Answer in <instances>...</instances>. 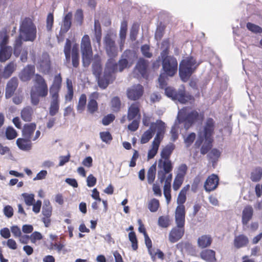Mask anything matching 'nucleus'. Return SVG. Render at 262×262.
<instances>
[{
	"label": "nucleus",
	"instance_id": "25",
	"mask_svg": "<svg viewBox=\"0 0 262 262\" xmlns=\"http://www.w3.org/2000/svg\"><path fill=\"white\" fill-rule=\"evenodd\" d=\"M253 209L251 206L247 205L244 208L242 212V223L247 225L252 219Z\"/></svg>",
	"mask_w": 262,
	"mask_h": 262
},
{
	"label": "nucleus",
	"instance_id": "14",
	"mask_svg": "<svg viewBox=\"0 0 262 262\" xmlns=\"http://www.w3.org/2000/svg\"><path fill=\"white\" fill-rule=\"evenodd\" d=\"M104 45L107 55L110 58H113L117 55L118 51L115 42L109 35H107L104 38Z\"/></svg>",
	"mask_w": 262,
	"mask_h": 262
},
{
	"label": "nucleus",
	"instance_id": "59",
	"mask_svg": "<svg viewBox=\"0 0 262 262\" xmlns=\"http://www.w3.org/2000/svg\"><path fill=\"white\" fill-rule=\"evenodd\" d=\"M187 170V166L185 164H182L178 168L176 177L184 179V177Z\"/></svg>",
	"mask_w": 262,
	"mask_h": 262
},
{
	"label": "nucleus",
	"instance_id": "36",
	"mask_svg": "<svg viewBox=\"0 0 262 262\" xmlns=\"http://www.w3.org/2000/svg\"><path fill=\"white\" fill-rule=\"evenodd\" d=\"M79 47L78 44H74L72 49V61L73 66L75 68L79 66Z\"/></svg>",
	"mask_w": 262,
	"mask_h": 262
},
{
	"label": "nucleus",
	"instance_id": "34",
	"mask_svg": "<svg viewBox=\"0 0 262 262\" xmlns=\"http://www.w3.org/2000/svg\"><path fill=\"white\" fill-rule=\"evenodd\" d=\"M72 14L71 12L68 13L64 17L63 24L61 26L60 31L63 33H66L70 29L71 26V19Z\"/></svg>",
	"mask_w": 262,
	"mask_h": 262
},
{
	"label": "nucleus",
	"instance_id": "5",
	"mask_svg": "<svg viewBox=\"0 0 262 262\" xmlns=\"http://www.w3.org/2000/svg\"><path fill=\"white\" fill-rule=\"evenodd\" d=\"M198 65L199 63H196L192 57L183 60L179 66V75L181 79L184 82L187 81Z\"/></svg>",
	"mask_w": 262,
	"mask_h": 262
},
{
	"label": "nucleus",
	"instance_id": "35",
	"mask_svg": "<svg viewBox=\"0 0 262 262\" xmlns=\"http://www.w3.org/2000/svg\"><path fill=\"white\" fill-rule=\"evenodd\" d=\"M175 148V145L173 143H169L161 151V159H170V155Z\"/></svg>",
	"mask_w": 262,
	"mask_h": 262
},
{
	"label": "nucleus",
	"instance_id": "6",
	"mask_svg": "<svg viewBox=\"0 0 262 262\" xmlns=\"http://www.w3.org/2000/svg\"><path fill=\"white\" fill-rule=\"evenodd\" d=\"M167 49L164 50L161 53L162 59V67L165 73L169 76H173L177 72L178 62L173 56H168Z\"/></svg>",
	"mask_w": 262,
	"mask_h": 262
},
{
	"label": "nucleus",
	"instance_id": "9",
	"mask_svg": "<svg viewBox=\"0 0 262 262\" xmlns=\"http://www.w3.org/2000/svg\"><path fill=\"white\" fill-rule=\"evenodd\" d=\"M158 179L163 183L173 169L172 162L170 159H160L158 161Z\"/></svg>",
	"mask_w": 262,
	"mask_h": 262
},
{
	"label": "nucleus",
	"instance_id": "49",
	"mask_svg": "<svg viewBox=\"0 0 262 262\" xmlns=\"http://www.w3.org/2000/svg\"><path fill=\"white\" fill-rule=\"evenodd\" d=\"M205 139L204 143L201 149V152L203 155H205L209 151L211 147V138H204Z\"/></svg>",
	"mask_w": 262,
	"mask_h": 262
},
{
	"label": "nucleus",
	"instance_id": "41",
	"mask_svg": "<svg viewBox=\"0 0 262 262\" xmlns=\"http://www.w3.org/2000/svg\"><path fill=\"white\" fill-rule=\"evenodd\" d=\"M94 31L95 39L98 43V45L100 46L101 39V30L99 20L96 19L94 21Z\"/></svg>",
	"mask_w": 262,
	"mask_h": 262
},
{
	"label": "nucleus",
	"instance_id": "15",
	"mask_svg": "<svg viewBox=\"0 0 262 262\" xmlns=\"http://www.w3.org/2000/svg\"><path fill=\"white\" fill-rule=\"evenodd\" d=\"M143 93V88L141 84L134 85L127 90L128 98L133 100L139 99Z\"/></svg>",
	"mask_w": 262,
	"mask_h": 262
},
{
	"label": "nucleus",
	"instance_id": "29",
	"mask_svg": "<svg viewBox=\"0 0 262 262\" xmlns=\"http://www.w3.org/2000/svg\"><path fill=\"white\" fill-rule=\"evenodd\" d=\"M96 61L93 63V74L98 78V82L99 79L103 78L104 80V76L102 77H100V75L102 71V67L100 62V58L98 55H95L94 56Z\"/></svg>",
	"mask_w": 262,
	"mask_h": 262
},
{
	"label": "nucleus",
	"instance_id": "44",
	"mask_svg": "<svg viewBox=\"0 0 262 262\" xmlns=\"http://www.w3.org/2000/svg\"><path fill=\"white\" fill-rule=\"evenodd\" d=\"M16 65L13 62H10L4 69L3 76L5 78L9 77L15 71Z\"/></svg>",
	"mask_w": 262,
	"mask_h": 262
},
{
	"label": "nucleus",
	"instance_id": "24",
	"mask_svg": "<svg viewBox=\"0 0 262 262\" xmlns=\"http://www.w3.org/2000/svg\"><path fill=\"white\" fill-rule=\"evenodd\" d=\"M172 174H169L165 180L164 186V195L166 200L167 204H168L171 201V182L172 180Z\"/></svg>",
	"mask_w": 262,
	"mask_h": 262
},
{
	"label": "nucleus",
	"instance_id": "39",
	"mask_svg": "<svg viewBox=\"0 0 262 262\" xmlns=\"http://www.w3.org/2000/svg\"><path fill=\"white\" fill-rule=\"evenodd\" d=\"M33 113V109L31 107H25L21 111V117L25 121H30L32 119Z\"/></svg>",
	"mask_w": 262,
	"mask_h": 262
},
{
	"label": "nucleus",
	"instance_id": "43",
	"mask_svg": "<svg viewBox=\"0 0 262 262\" xmlns=\"http://www.w3.org/2000/svg\"><path fill=\"white\" fill-rule=\"evenodd\" d=\"M154 125V124H151L150 128L143 134L141 139V143H146L152 138L154 134L152 129Z\"/></svg>",
	"mask_w": 262,
	"mask_h": 262
},
{
	"label": "nucleus",
	"instance_id": "32",
	"mask_svg": "<svg viewBox=\"0 0 262 262\" xmlns=\"http://www.w3.org/2000/svg\"><path fill=\"white\" fill-rule=\"evenodd\" d=\"M66 87L67 91L64 97L65 101L67 102L71 101L72 100L74 95L72 81L69 78H67L66 79Z\"/></svg>",
	"mask_w": 262,
	"mask_h": 262
},
{
	"label": "nucleus",
	"instance_id": "64",
	"mask_svg": "<svg viewBox=\"0 0 262 262\" xmlns=\"http://www.w3.org/2000/svg\"><path fill=\"white\" fill-rule=\"evenodd\" d=\"M184 179L176 177L174 178L173 183V189L174 190H178L182 185Z\"/></svg>",
	"mask_w": 262,
	"mask_h": 262
},
{
	"label": "nucleus",
	"instance_id": "17",
	"mask_svg": "<svg viewBox=\"0 0 262 262\" xmlns=\"http://www.w3.org/2000/svg\"><path fill=\"white\" fill-rule=\"evenodd\" d=\"M185 216V206L184 205L178 206L175 211V220L178 227H184Z\"/></svg>",
	"mask_w": 262,
	"mask_h": 262
},
{
	"label": "nucleus",
	"instance_id": "31",
	"mask_svg": "<svg viewBox=\"0 0 262 262\" xmlns=\"http://www.w3.org/2000/svg\"><path fill=\"white\" fill-rule=\"evenodd\" d=\"M212 238L209 235H203L198 239V245L200 248L203 249L210 246Z\"/></svg>",
	"mask_w": 262,
	"mask_h": 262
},
{
	"label": "nucleus",
	"instance_id": "21",
	"mask_svg": "<svg viewBox=\"0 0 262 262\" xmlns=\"http://www.w3.org/2000/svg\"><path fill=\"white\" fill-rule=\"evenodd\" d=\"M184 233V227H174L170 231L169 234L170 242L174 243L180 239Z\"/></svg>",
	"mask_w": 262,
	"mask_h": 262
},
{
	"label": "nucleus",
	"instance_id": "1",
	"mask_svg": "<svg viewBox=\"0 0 262 262\" xmlns=\"http://www.w3.org/2000/svg\"><path fill=\"white\" fill-rule=\"evenodd\" d=\"M128 67V60L123 58V56L118 63L116 62L114 58L108 59L106 63L104 72V80L103 78L99 79V86L102 89L106 88L108 84L115 79L114 75L115 73L122 72Z\"/></svg>",
	"mask_w": 262,
	"mask_h": 262
},
{
	"label": "nucleus",
	"instance_id": "48",
	"mask_svg": "<svg viewBox=\"0 0 262 262\" xmlns=\"http://www.w3.org/2000/svg\"><path fill=\"white\" fill-rule=\"evenodd\" d=\"M262 177V168L260 167L256 168L251 174V179L253 182L259 181Z\"/></svg>",
	"mask_w": 262,
	"mask_h": 262
},
{
	"label": "nucleus",
	"instance_id": "53",
	"mask_svg": "<svg viewBox=\"0 0 262 262\" xmlns=\"http://www.w3.org/2000/svg\"><path fill=\"white\" fill-rule=\"evenodd\" d=\"M98 110V104L97 101L93 99H91L88 104V110L91 113L93 114Z\"/></svg>",
	"mask_w": 262,
	"mask_h": 262
},
{
	"label": "nucleus",
	"instance_id": "16",
	"mask_svg": "<svg viewBox=\"0 0 262 262\" xmlns=\"http://www.w3.org/2000/svg\"><path fill=\"white\" fill-rule=\"evenodd\" d=\"M37 68L43 73H48L50 69V60L49 56L47 53H43L40 57L38 62Z\"/></svg>",
	"mask_w": 262,
	"mask_h": 262
},
{
	"label": "nucleus",
	"instance_id": "40",
	"mask_svg": "<svg viewBox=\"0 0 262 262\" xmlns=\"http://www.w3.org/2000/svg\"><path fill=\"white\" fill-rule=\"evenodd\" d=\"M189 185H187L180 191L177 199V203L179 204V205H183V204L185 202L186 200V193L189 190Z\"/></svg>",
	"mask_w": 262,
	"mask_h": 262
},
{
	"label": "nucleus",
	"instance_id": "22",
	"mask_svg": "<svg viewBox=\"0 0 262 262\" xmlns=\"http://www.w3.org/2000/svg\"><path fill=\"white\" fill-rule=\"evenodd\" d=\"M18 86V79L16 77L12 78L7 83L5 97L6 98H10L14 94Z\"/></svg>",
	"mask_w": 262,
	"mask_h": 262
},
{
	"label": "nucleus",
	"instance_id": "30",
	"mask_svg": "<svg viewBox=\"0 0 262 262\" xmlns=\"http://www.w3.org/2000/svg\"><path fill=\"white\" fill-rule=\"evenodd\" d=\"M147 66V61L143 58H141L137 63L136 70H137L143 77H145L146 76Z\"/></svg>",
	"mask_w": 262,
	"mask_h": 262
},
{
	"label": "nucleus",
	"instance_id": "23",
	"mask_svg": "<svg viewBox=\"0 0 262 262\" xmlns=\"http://www.w3.org/2000/svg\"><path fill=\"white\" fill-rule=\"evenodd\" d=\"M127 118L129 120L133 119H140V114L139 104L138 103H134L128 108Z\"/></svg>",
	"mask_w": 262,
	"mask_h": 262
},
{
	"label": "nucleus",
	"instance_id": "11",
	"mask_svg": "<svg viewBox=\"0 0 262 262\" xmlns=\"http://www.w3.org/2000/svg\"><path fill=\"white\" fill-rule=\"evenodd\" d=\"M62 78L60 74L56 75L49 88V95L51 99H59V92L61 88Z\"/></svg>",
	"mask_w": 262,
	"mask_h": 262
},
{
	"label": "nucleus",
	"instance_id": "33",
	"mask_svg": "<svg viewBox=\"0 0 262 262\" xmlns=\"http://www.w3.org/2000/svg\"><path fill=\"white\" fill-rule=\"evenodd\" d=\"M12 49L10 46L2 47L0 49V61L5 62L11 56Z\"/></svg>",
	"mask_w": 262,
	"mask_h": 262
},
{
	"label": "nucleus",
	"instance_id": "47",
	"mask_svg": "<svg viewBox=\"0 0 262 262\" xmlns=\"http://www.w3.org/2000/svg\"><path fill=\"white\" fill-rule=\"evenodd\" d=\"M71 41L70 39H67L64 47V53L65 54L67 63H70L71 60Z\"/></svg>",
	"mask_w": 262,
	"mask_h": 262
},
{
	"label": "nucleus",
	"instance_id": "42",
	"mask_svg": "<svg viewBox=\"0 0 262 262\" xmlns=\"http://www.w3.org/2000/svg\"><path fill=\"white\" fill-rule=\"evenodd\" d=\"M59 108V99H51L50 106L49 108V114L51 116L55 115L58 112Z\"/></svg>",
	"mask_w": 262,
	"mask_h": 262
},
{
	"label": "nucleus",
	"instance_id": "63",
	"mask_svg": "<svg viewBox=\"0 0 262 262\" xmlns=\"http://www.w3.org/2000/svg\"><path fill=\"white\" fill-rule=\"evenodd\" d=\"M195 138V134L194 133H191L189 134L185 139L184 142L186 146L188 147L190 146L193 142Z\"/></svg>",
	"mask_w": 262,
	"mask_h": 262
},
{
	"label": "nucleus",
	"instance_id": "38",
	"mask_svg": "<svg viewBox=\"0 0 262 262\" xmlns=\"http://www.w3.org/2000/svg\"><path fill=\"white\" fill-rule=\"evenodd\" d=\"M249 242L247 236L244 235H240L236 236L234 240V244L235 247L237 248H241L246 246Z\"/></svg>",
	"mask_w": 262,
	"mask_h": 262
},
{
	"label": "nucleus",
	"instance_id": "37",
	"mask_svg": "<svg viewBox=\"0 0 262 262\" xmlns=\"http://www.w3.org/2000/svg\"><path fill=\"white\" fill-rule=\"evenodd\" d=\"M161 141L159 140H154L152 142L151 148L148 150L147 159L150 160L152 159L157 154Z\"/></svg>",
	"mask_w": 262,
	"mask_h": 262
},
{
	"label": "nucleus",
	"instance_id": "61",
	"mask_svg": "<svg viewBox=\"0 0 262 262\" xmlns=\"http://www.w3.org/2000/svg\"><path fill=\"white\" fill-rule=\"evenodd\" d=\"M100 137L103 142L106 143L112 140V136L108 132L100 133Z\"/></svg>",
	"mask_w": 262,
	"mask_h": 262
},
{
	"label": "nucleus",
	"instance_id": "19",
	"mask_svg": "<svg viewBox=\"0 0 262 262\" xmlns=\"http://www.w3.org/2000/svg\"><path fill=\"white\" fill-rule=\"evenodd\" d=\"M151 124L155 125L154 127L152 128L154 133H155L156 130L157 132L154 140H159V141L161 142L165 130L166 126L165 123L161 120H157L156 123H153Z\"/></svg>",
	"mask_w": 262,
	"mask_h": 262
},
{
	"label": "nucleus",
	"instance_id": "54",
	"mask_svg": "<svg viewBox=\"0 0 262 262\" xmlns=\"http://www.w3.org/2000/svg\"><path fill=\"white\" fill-rule=\"evenodd\" d=\"M158 225L163 228H167L170 225V221L168 216H161L159 217Z\"/></svg>",
	"mask_w": 262,
	"mask_h": 262
},
{
	"label": "nucleus",
	"instance_id": "3",
	"mask_svg": "<svg viewBox=\"0 0 262 262\" xmlns=\"http://www.w3.org/2000/svg\"><path fill=\"white\" fill-rule=\"evenodd\" d=\"M36 37V28L32 20L25 18L21 22L19 27V35L17 38L25 41H33Z\"/></svg>",
	"mask_w": 262,
	"mask_h": 262
},
{
	"label": "nucleus",
	"instance_id": "52",
	"mask_svg": "<svg viewBox=\"0 0 262 262\" xmlns=\"http://www.w3.org/2000/svg\"><path fill=\"white\" fill-rule=\"evenodd\" d=\"M159 207V202L156 199H151L148 203V207L151 212H155L157 211Z\"/></svg>",
	"mask_w": 262,
	"mask_h": 262
},
{
	"label": "nucleus",
	"instance_id": "13",
	"mask_svg": "<svg viewBox=\"0 0 262 262\" xmlns=\"http://www.w3.org/2000/svg\"><path fill=\"white\" fill-rule=\"evenodd\" d=\"M23 41L20 38H16L14 46V54L15 56H20V60L25 62L28 58V48H21Z\"/></svg>",
	"mask_w": 262,
	"mask_h": 262
},
{
	"label": "nucleus",
	"instance_id": "27",
	"mask_svg": "<svg viewBox=\"0 0 262 262\" xmlns=\"http://www.w3.org/2000/svg\"><path fill=\"white\" fill-rule=\"evenodd\" d=\"M31 140L30 139L18 138L16 140V144L18 148L24 151L30 150L32 148Z\"/></svg>",
	"mask_w": 262,
	"mask_h": 262
},
{
	"label": "nucleus",
	"instance_id": "62",
	"mask_svg": "<svg viewBox=\"0 0 262 262\" xmlns=\"http://www.w3.org/2000/svg\"><path fill=\"white\" fill-rule=\"evenodd\" d=\"M31 242L35 244L37 241L41 240L42 238V235L41 234L37 231H35L32 233L30 236Z\"/></svg>",
	"mask_w": 262,
	"mask_h": 262
},
{
	"label": "nucleus",
	"instance_id": "12",
	"mask_svg": "<svg viewBox=\"0 0 262 262\" xmlns=\"http://www.w3.org/2000/svg\"><path fill=\"white\" fill-rule=\"evenodd\" d=\"M36 128V125L34 123H27L24 125L22 135L26 139H30L32 141L36 140L40 135V132L37 130L35 132V135L33 136L32 135L34 133Z\"/></svg>",
	"mask_w": 262,
	"mask_h": 262
},
{
	"label": "nucleus",
	"instance_id": "4",
	"mask_svg": "<svg viewBox=\"0 0 262 262\" xmlns=\"http://www.w3.org/2000/svg\"><path fill=\"white\" fill-rule=\"evenodd\" d=\"M203 118V114H199L196 111H189L187 108H184L180 110L177 116L178 121L179 123L184 122V127L186 129L193 123L201 121Z\"/></svg>",
	"mask_w": 262,
	"mask_h": 262
},
{
	"label": "nucleus",
	"instance_id": "46",
	"mask_svg": "<svg viewBox=\"0 0 262 262\" xmlns=\"http://www.w3.org/2000/svg\"><path fill=\"white\" fill-rule=\"evenodd\" d=\"M156 172V163L152 165L147 172V180L149 184H152L155 179Z\"/></svg>",
	"mask_w": 262,
	"mask_h": 262
},
{
	"label": "nucleus",
	"instance_id": "8",
	"mask_svg": "<svg viewBox=\"0 0 262 262\" xmlns=\"http://www.w3.org/2000/svg\"><path fill=\"white\" fill-rule=\"evenodd\" d=\"M166 95L172 100H178L181 103H185L187 102L193 100V97L185 92L184 88L182 86L178 91L171 87L166 88L165 90Z\"/></svg>",
	"mask_w": 262,
	"mask_h": 262
},
{
	"label": "nucleus",
	"instance_id": "20",
	"mask_svg": "<svg viewBox=\"0 0 262 262\" xmlns=\"http://www.w3.org/2000/svg\"><path fill=\"white\" fill-rule=\"evenodd\" d=\"M35 73V67L31 65H27L20 72L19 77L23 81H27L31 79V77Z\"/></svg>",
	"mask_w": 262,
	"mask_h": 262
},
{
	"label": "nucleus",
	"instance_id": "45",
	"mask_svg": "<svg viewBox=\"0 0 262 262\" xmlns=\"http://www.w3.org/2000/svg\"><path fill=\"white\" fill-rule=\"evenodd\" d=\"M52 207L48 200H45L42 209V213L46 217H50L52 214Z\"/></svg>",
	"mask_w": 262,
	"mask_h": 262
},
{
	"label": "nucleus",
	"instance_id": "56",
	"mask_svg": "<svg viewBox=\"0 0 262 262\" xmlns=\"http://www.w3.org/2000/svg\"><path fill=\"white\" fill-rule=\"evenodd\" d=\"M178 121V119L176 121L172 127L170 133L171 134V140L173 141L176 140L178 137V128L179 124H180Z\"/></svg>",
	"mask_w": 262,
	"mask_h": 262
},
{
	"label": "nucleus",
	"instance_id": "26",
	"mask_svg": "<svg viewBox=\"0 0 262 262\" xmlns=\"http://www.w3.org/2000/svg\"><path fill=\"white\" fill-rule=\"evenodd\" d=\"M200 256L202 259L206 262H215V252L211 249L203 250L200 253Z\"/></svg>",
	"mask_w": 262,
	"mask_h": 262
},
{
	"label": "nucleus",
	"instance_id": "51",
	"mask_svg": "<svg viewBox=\"0 0 262 262\" xmlns=\"http://www.w3.org/2000/svg\"><path fill=\"white\" fill-rule=\"evenodd\" d=\"M21 196L24 199L26 204L28 206H31L35 202L34 195L32 193H23Z\"/></svg>",
	"mask_w": 262,
	"mask_h": 262
},
{
	"label": "nucleus",
	"instance_id": "7",
	"mask_svg": "<svg viewBox=\"0 0 262 262\" xmlns=\"http://www.w3.org/2000/svg\"><path fill=\"white\" fill-rule=\"evenodd\" d=\"M80 49L82 54V63L84 67H88L91 61L93 52L89 35H85L81 39Z\"/></svg>",
	"mask_w": 262,
	"mask_h": 262
},
{
	"label": "nucleus",
	"instance_id": "60",
	"mask_svg": "<svg viewBox=\"0 0 262 262\" xmlns=\"http://www.w3.org/2000/svg\"><path fill=\"white\" fill-rule=\"evenodd\" d=\"M247 28L248 29L253 32L254 33H261L262 32V28L257 26L255 24H253L251 23H248L247 24Z\"/></svg>",
	"mask_w": 262,
	"mask_h": 262
},
{
	"label": "nucleus",
	"instance_id": "57",
	"mask_svg": "<svg viewBox=\"0 0 262 262\" xmlns=\"http://www.w3.org/2000/svg\"><path fill=\"white\" fill-rule=\"evenodd\" d=\"M8 36L5 31L0 32V47H7L6 45L8 42Z\"/></svg>",
	"mask_w": 262,
	"mask_h": 262
},
{
	"label": "nucleus",
	"instance_id": "2",
	"mask_svg": "<svg viewBox=\"0 0 262 262\" xmlns=\"http://www.w3.org/2000/svg\"><path fill=\"white\" fill-rule=\"evenodd\" d=\"M48 94V87L45 79L38 74L35 75L34 85L30 92L31 102L32 105H37L40 98H45Z\"/></svg>",
	"mask_w": 262,
	"mask_h": 262
},
{
	"label": "nucleus",
	"instance_id": "10",
	"mask_svg": "<svg viewBox=\"0 0 262 262\" xmlns=\"http://www.w3.org/2000/svg\"><path fill=\"white\" fill-rule=\"evenodd\" d=\"M214 128V122L211 118H208L202 131L199 133L198 139L195 143V145L199 147L204 141V138H211Z\"/></svg>",
	"mask_w": 262,
	"mask_h": 262
},
{
	"label": "nucleus",
	"instance_id": "50",
	"mask_svg": "<svg viewBox=\"0 0 262 262\" xmlns=\"http://www.w3.org/2000/svg\"><path fill=\"white\" fill-rule=\"evenodd\" d=\"M86 95L85 94H82L79 99L78 103L77 106V110L79 113H81L84 111L86 104Z\"/></svg>",
	"mask_w": 262,
	"mask_h": 262
},
{
	"label": "nucleus",
	"instance_id": "58",
	"mask_svg": "<svg viewBox=\"0 0 262 262\" xmlns=\"http://www.w3.org/2000/svg\"><path fill=\"white\" fill-rule=\"evenodd\" d=\"M17 134L12 127H8L6 130V136L8 140H12L17 137Z\"/></svg>",
	"mask_w": 262,
	"mask_h": 262
},
{
	"label": "nucleus",
	"instance_id": "18",
	"mask_svg": "<svg viewBox=\"0 0 262 262\" xmlns=\"http://www.w3.org/2000/svg\"><path fill=\"white\" fill-rule=\"evenodd\" d=\"M219 181L218 177L214 174L209 176L204 183L206 191L210 192L215 190L218 186Z\"/></svg>",
	"mask_w": 262,
	"mask_h": 262
},
{
	"label": "nucleus",
	"instance_id": "28",
	"mask_svg": "<svg viewBox=\"0 0 262 262\" xmlns=\"http://www.w3.org/2000/svg\"><path fill=\"white\" fill-rule=\"evenodd\" d=\"M127 29V22L123 21L122 22L119 32L120 41L119 42L120 49L121 51L123 50L124 43L125 42L126 31Z\"/></svg>",
	"mask_w": 262,
	"mask_h": 262
},
{
	"label": "nucleus",
	"instance_id": "55",
	"mask_svg": "<svg viewBox=\"0 0 262 262\" xmlns=\"http://www.w3.org/2000/svg\"><path fill=\"white\" fill-rule=\"evenodd\" d=\"M129 240L132 243V247L134 250L138 249V242L135 233L131 231L128 234Z\"/></svg>",
	"mask_w": 262,
	"mask_h": 262
}]
</instances>
